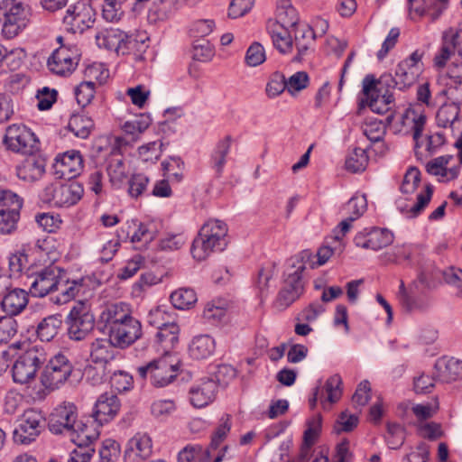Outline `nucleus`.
Wrapping results in <instances>:
<instances>
[{
    "instance_id": "obj_1",
    "label": "nucleus",
    "mask_w": 462,
    "mask_h": 462,
    "mask_svg": "<svg viewBox=\"0 0 462 462\" xmlns=\"http://www.w3.org/2000/svg\"><path fill=\"white\" fill-rule=\"evenodd\" d=\"M100 320L103 332L116 348L126 349L143 337L141 321L132 315L124 302L108 306L102 311Z\"/></svg>"
},
{
    "instance_id": "obj_2",
    "label": "nucleus",
    "mask_w": 462,
    "mask_h": 462,
    "mask_svg": "<svg viewBox=\"0 0 462 462\" xmlns=\"http://www.w3.org/2000/svg\"><path fill=\"white\" fill-rule=\"evenodd\" d=\"M227 226L221 220L210 219L200 228L193 240L191 254L198 261L205 260L213 252H221L227 245Z\"/></svg>"
},
{
    "instance_id": "obj_3",
    "label": "nucleus",
    "mask_w": 462,
    "mask_h": 462,
    "mask_svg": "<svg viewBox=\"0 0 462 462\" xmlns=\"http://www.w3.org/2000/svg\"><path fill=\"white\" fill-rule=\"evenodd\" d=\"M29 5L17 0L0 1V23L2 34L6 39H13L20 34L31 20Z\"/></svg>"
},
{
    "instance_id": "obj_4",
    "label": "nucleus",
    "mask_w": 462,
    "mask_h": 462,
    "mask_svg": "<svg viewBox=\"0 0 462 462\" xmlns=\"http://www.w3.org/2000/svg\"><path fill=\"white\" fill-rule=\"evenodd\" d=\"M84 195L83 185L78 181L66 184H47L39 197L43 204L51 208H70L79 203Z\"/></svg>"
},
{
    "instance_id": "obj_5",
    "label": "nucleus",
    "mask_w": 462,
    "mask_h": 462,
    "mask_svg": "<svg viewBox=\"0 0 462 462\" xmlns=\"http://www.w3.org/2000/svg\"><path fill=\"white\" fill-rule=\"evenodd\" d=\"M179 366V358L167 353L145 365L139 366L137 372L143 379L149 377L151 383L155 387H164L176 377Z\"/></svg>"
},
{
    "instance_id": "obj_6",
    "label": "nucleus",
    "mask_w": 462,
    "mask_h": 462,
    "mask_svg": "<svg viewBox=\"0 0 462 462\" xmlns=\"http://www.w3.org/2000/svg\"><path fill=\"white\" fill-rule=\"evenodd\" d=\"M68 336L75 341H81L93 331L95 317L91 312L90 304L85 300L75 302L67 319Z\"/></svg>"
},
{
    "instance_id": "obj_7",
    "label": "nucleus",
    "mask_w": 462,
    "mask_h": 462,
    "mask_svg": "<svg viewBox=\"0 0 462 462\" xmlns=\"http://www.w3.org/2000/svg\"><path fill=\"white\" fill-rule=\"evenodd\" d=\"M362 86V92L365 97V99H362V103H365L373 112L383 115L392 108L394 104L392 88H382L378 79L373 74L364 78Z\"/></svg>"
},
{
    "instance_id": "obj_8",
    "label": "nucleus",
    "mask_w": 462,
    "mask_h": 462,
    "mask_svg": "<svg viewBox=\"0 0 462 462\" xmlns=\"http://www.w3.org/2000/svg\"><path fill=\"white\" fill-rule=\"evenodd\" d=\"M46 357L42 349L32 347L20 355L13 365V379L17 383H27L34 379Z\"/></svg>"
},
{
    "instance_id": "obj_9",
    "label": "nucleus",
    "mask_w": 462,
    "mask_h": 462,
    "mask_svg": "<svg viewBox=\"0 0 462 462\" xmlns=\"http://www.w3.org/2000/svg\"><path fill=\"white\" fill-rule=\"evenodd\" d=\"M3 142L8 150L17 153L32 154L39 149L34 133L23 124L9 125Z\"/></svg>"
},
{
    "instance_id": "obj_10",
    "label": "nucleus",
    "mask_w": 462,
    "mask_h": 462,
    "mask_svg": "<svg viewBox=\"0 0 462 462\" xmlns=\"http://www.w3.org/2000/svg\"><path fill=\"white\" fill-rule=\"evenodd\" d=\"M73 365L67 356L59 353L45 365L41 382L47 389H56L62 385L71 375Z\"/></svg>"
},
{
    "instance_id": "obj_11",
    "label": "nucleus",
    "mask_w": 462,
    "mask_h": 462,
    "mask_svg": "<svg viewBox=\"0 0 462 462\" xmlns=\"http://www.w3.org/2000/svg\"><path fill=\"white\" fill-rule=\"evenodd\" d=\"M27 280L29 293L32 297L42 298L58 291L60 270L55 266H48L28 275Z\"/></svg>"
},
{
    "instance_id": "obj_12",
    "label": "nucleus",
    "mask_w": 462,
    "mask_h": 462,
    "mask_svg": "<svg viewBox=\"0 0 462 462\" xmlns=\"http://www.w3.org/2000/svg\"><path fill=\"white\" fill-rule=\"evenodd\" d=\"M78 422V410L72 402L58 405L50 414L48 428L53 434L73 435Z\"/></svg>"
},
{
    "instance_id": "obj_13",
    "label": "nucleus",
    "mask_w": 462,
    "mask_h": 462,
    "mask_svg": "<svg viewBox=\"0 0 462 462\" xmlns=\"http://www.w3.org/2000/svg\"><path fill=\"white\" fill-rule=\"evenodd\" d=\"M44 417L41 411L30 409L23 412L19 425L14 430V440L20 444H30L44 428Z\"/></svg>"
},
{
    "instance_id": "obj_14",
    "label": "nucleus",
    "mask_w": 462,
    "mask_h": 462,
    "mask_svg": "<svg viewBox=\"0 0 462 462\" xmlns=\"http://www.w3.org/2000/svg\"><path fill=\"white\" fill-rule=\"evenodd\" d=\"M95 11L92 6L87 2L79 1L67 9L63 23L68 32L81 33L92 26Z\"/></svg>"
},
{
    "instance_id": "obj_15",
    "label": "nucleus",
    "mask_w": 462,
    "mask_h": 462,
    "mask_svg": "<svg viewBox=\"0 0 462 462\" xmlns=\"http://www.w3.org/2000/svg\"><path fill=\"white\" fill-rule=\"evenodd\" d=\"M462 49V28H448L444 31L441 37V46L433 59V65L437 69H443L452 55Z\"/></svg>"
},
{
    "instance_id": "obj_16",
    "label": "nucleus",
    "mask_w": 462,
    "mask_h": 462,
    "mask_svg": "<svg viewBox=\"0 0 462 462\" xmlns=\"http://www.w3.org/2000/svg\"><path fill=\"white\" fill-rule=\"evenodd\" d=\"M420 75V69H413L407 67L406 63L399 62L396 66L394 76L391 73H383L378 79L379 86L382 88H398L405 90L411 87Z\"/></svg>"
},
{
    "instance_id": "obj_17",
    "label": "nucleus",
    "mask_w": 462,
    "mask_h": 462,
    "mask_svg": "<svg viewBox=\"0 0 462 462\" xmlns=\"http://www.w3.org/2000/svg\"><path fill=\"white\" fill-rule=\"evenodd\" d=\"M393 242V234L385 228L374 227L357 233L354 238L356 246L374 251L381 250Z\"/></svg>"
},
{
    "instance_id": "obj_18",
    "label": "nucleus",
    "mask_w": 462,
    "mask_h": 462,
    "mask_svg": "<svg viewBox=\"0 0 462 462\" xmlns=\"http://www.w3.org/2000/svg\"><path fill=\"white\" fill-rule=\"evenodd\" d=\"M78 62V56L72 49L60 46L49 57L47 66L53 74L68 76L75 70Z\"/></svg>"
},
{
    "instance_id": "obj_19",
    "label": "nucleus",
    "mask_w": 462,
    "mask_h": 462,
    "mask_svg": "<svg viewBox=\"0 0 462 462\" xmlns=\"http://www.w3.org/2000/svg\"><path fill=\"white\" fill-rule=\"evenodd\" d=\"M121 403L118 397L112 393H102L97 400L92 417L99 425L108 423L120 411Z\"/></svg>"
},
{
    "instance_id": "obj_20",
    "label": "nucleus",
    "mask_w": 462,
    "mask_h": 462,
    "mask_svg": "<svg viewBox=\"0 0 462 462\" xmlns=\"http://www.w3.org/2000/svg\"><path fill=\"white\" fill-rule=\"evenodd\" d=\"M284 276L283 284L278 294L277 300L281 306L286 308L300 297L304 287L301 274L294 270L288 267Z\"/></svg>"
},
{
    "instance_id": "obj_21",
    "label": "nucleus",
    "mask_w": 462,
    "mask_h": 462,
    "mask_svg": "<svg viewBox=\"0 0 462 462\" xmlns=\"http://www.w3.org/2000/svg\"><path fill=\"white\" fill-rule=\"evenodd\" d=\"M152 453V439L147 434L137 433L126 445L125 462H144Z\"/></svg>"
},
{
    "instance_id": "obj_22",
    "label": "nucleus",
    "mask_w": 462,
    "mask_h": 462,
    "mask_svg": "<svg viewBox=\"0 0 462 462\" xmlns=\"http://www.w3.org/2000/svg\"><path fill=\"white\" fill-rule=\"evenodd\" d=\"M54 166L60 178L71 180L81 173L83 158L79 151H68L56 157Z\"/></svg>"
},
{
    "instance_id": "obj_23",
    "label": "nucleus",
    "mask_w": 462,
    "mask_h": 462,
    "mask_svg": "<svg viewBox=\"0 0 462 462\" xmlns=\"http://www.w3.org/2000/svg\"><path fill=\"white\" fill-rule=\"evenodd\" d=\"M29 303V292L20 288L8 290L0 301L1 310L14 318L22 313Z\"/></svg>"
},
{
    "instance_id": "obj_24",
    "label": "nucleus",
    "mask_w": 462,
    "mask_h": 462,
    "mask_svg": "<svg viewBox=\"0 0 462 462\" xmlns=\"http://www.w3.org/2000/svg\"><path fill=\"white\" fill-rule=\"evenodd\" d=\"M410 15L412 19L425 14L431 21L437 20L447 8L448 0H407Z\"/></svg>"
},
{
    "instance_id": "obj_25",
    "label": "nucleus",
    "mask_w": 462,
    "mask_h": 462,
    "mask_svg": "<svg viewBox=\"0 0 462 462\" xmlns=\"http://www.w3.org/2000/svg\"><path fill=\"white\" fill-rule=\"evenodd\" d=\"M217 390V383L212 379H202L189 390L190 402L194 407L203 408L212 402Z\"/></svg>"
},
{
    "instance_id": "obj_26",
    "label": "nucleus",
    "mask_w": 462,
    "mask_h": 462,
    "mask_svg": "<svg viewBox=\"0 0 462 462\" xmlns=\"http://www.w3.org/2000/svg\"><path fill=\"white\" fill-rule=\"evenodd\" d=\"M46 162L39 157H28L16 165V176L26 182H34L42 179L45 173Z\"/></svg>"
},
{
    "instance_id": "obj_27",
    "label": "nucleus",
    "mask_w": 462,
    "mask_h": 462,
    "mask_svg": "<svg viewBox=\"0 0 462 462\" xmlns=\"http://www.w3.org/2000/svg\"><path fill=\"white\" fill-rule=\"evenodd\" d=\"M435 376L441 383H451L462 377V361L440 357L434 365Z\"/></svg>"
},
{
    "instance_id": "obj_28",
    "label": "nucleus",
    "mask_w": 462,
    "mask_h": 462,
    "mask_svg": "<svg viewBox=\"0 0 462 462\" xmlns=\"http://www.w3.org/2000/svg\"><path fill=\"white\" fill-rule=\"evenodd\" d=\"M315 39L316 32L308 24H302L296 28L294 31V42L298 52L292 60L300 61L313 51Z\"/></svg>"
},
{
    "instance_id": "obj_29",
    "label": "nucleus",
    "mask_w": 462,
    "mask_h": 462,
    "mask_svg": "<svg viewBox=\"0 0 462 462\" xmlns=\"http://www.w3.org/2000/svg\"><path fill=\"white\" fill-rule=\"evenodd\" d=\"M267 30L272 38L273 46L283 54L291 53L293 48V40L290 28H285L277 23H268Z\"/></svg>"
},
{
    "instance_id": "obj_30",
    "label": "nucleus",
    "mask_w": 462,
    "mask_h": 462,
    "mask_svg": "<svg viewBox=\"0 0 462 462\" xmlns=\"http://www.w3.org/2000/svg\"><path fill=\"white\" fill-rule=\"evenodd\" d=\"M268 23H277L282 27L290 28L295 31L300 25L299 15L296 9L292 6L291 0H278L276 9V20Z\"/></svg>"
},
{
    "instance_id": "obj_31",
    "label": "nucleus",
    "mask_w": 462,
    "mask_h": 462,
    "mask_svg": "<svg viewBox=\"0 0 462 462\" xmlns=\"http://www.w3.org/2000/svg\"><path fill=\"white\" fill-rule=\"evenodd\" d=\"M231 147V137L226 136L219 140L214 147L209 159L211 169L215 171L216 177H221L226 162V156Z\"/></svg>"
},
{
    "instance_id": "obj_32",
    "label": "nucleus",
    "mask_w": 462,
    "mask_h": 462,
    "mask_svg": "<svg viewBox=\"0 0 462 462\" xmlns=\"http://www.w3.org/2000/svg\"><path fill=\"white\" fill-rule=\"evenodd\" d=\"M342 378L338 374L331 375L326 381L324 386L320 385V403L323 409L331 403L337 402L342 395Z\"/></svg>"
},
{
    "instance_id": "obj_33",
    "label": "nucleus",
    "mask_w": 462,
    "mask_h": 462,
    "mask_svg": "<svg viewBox=\"0 0 462 462\" xmlns=\"http://www.w3.org/2000/svg\"><path fill=\"white\" fill-rule=\"evenodd\" d=\"M426 121V116L421 112H418L415 107H409L406 109L402 116V124L405 125H411L416 149L421 145L420 139L421 137L422 131L424 130Z\"/></svg>"
},
{
    "instance_id": "obj_34",
    "label": "nucleus",
    "mask_w": 462,
    "mask_h": 462,
    "mask_svg": "<svg viewBox=\"0 0 462 462\" xmlns=\"http://www.w3.org/2000/svg\"><path fill=\"white\" fill-rule=\"evenodd\" d=\"M216 342L208 335H199L195 337L189 346V356L194 359H205L209 357L215 351Z\"/></svg>"
},
{
    "instance_id": "obj_35",
    "label": "nucleus",
    "mask_w": 462,
    "mask_h": 462,
    "mask_svg": "<svg viewBox=\"0 0 462 462\" xmlns=\"http://www.w3.org/2000/svg\"><path fill=\"white\" fill-rule=\"evenodd\" d=\"M114 346L110 338H97L91 343L90 358L95 364H108L115 359Z\"/></svg>"
},
{
    "instance_id": "obj_36",
    "label": "nucleus",
    "mask_w": 462,
    "mask_h": 462,
    "mask_svg": "<svg viewBox=\"0 0 462 462\" xmlns=\"http://www.w3.org/2000/svg\"><path fill=\"white\" fill-rule=\"evenodd\" d=\"M433 304L432 298L425 293L420 291V289H415L411 285V296H404L402 301V309L407 312L415 310L424 311L429 310Z\"/></svg>"
},
{
    "instance_id": "obj_37",
    "label": "nucleus",
    "mask_w": 462,
    "mask_h": 462,
    "mask_svg": "<svg viewBox=\"0 0 462 462\" xmlns=\"http://www.w3.org/2000/svg\"><path fill=\"white\" fill-rule=\"evenodd\" d=\"M106 171L110 182L119 188L127 176L123 156L119 153L111 154L107 159Z\"/></svg>"
},
{
    "instance_id": "obj_38",
    "label": "nucleus",
    "mask_w": 462,
    "mask_h": 462,
    "mask_svg": "<svg viewBox=\"0 0 462 462\" xmlns=\"http://www.w3.org/2000/svg\"><path fill=\"white\" fill-rule=\"evenodd\" d=\"M180 328L176 322H172L157 329L155 341L159 344L165 354L169 353L179 341Z\"/></svg>"
},
{
    "instance_id": "obj_39",
    "label": "nucleus",
    "mask_w": 462,
    "mask_h": 462,
    "mask_svg": "<svg viewBox=\"0 0 462 462\" xmlns=\"http://www.w3.org/2000/svg\"><path fill=\"white\" fill-rule=\"evenodd\" d=\"M276 273V264L274 263H268L262 266L254 282V288L257 296L262 300L269 293V282Z\"/></svg>"
},
{
    "instance_id": "obj_40",
    "label": "nucleus",
    "mask_w": 462,
    "mask_h": 462,
    "mask_svg": "<svg viewBox=\"0 0 462 462\" xmlns=\"http://www.w3.org/2000/svg\"><path fill=\"white\" fill-rule=\"evenodd\" d=\"M98 434L92 426L78 420L73 435L69 437L78 448H87L92 447L91 444L97 439Z\"/></svg>"
},
{
    "instance_id": "obj_41",
    "label": "nucleus",
    "mask_w": 462,
    "mask_h": 462,
    "mask_svg": "<svg viewBox=\"0 0 462 462\" xmlns=\"http://www.w3.org/2000/svg\"><path fill=\"white\" fill-rule=\"evenodd\" d=\"M62 320L60 315H51L44 318L37 326L36 333L42 341L50 342L58 334Z\"/></svg>"
},
{
    "instance_id": "obj_42",
    "label": "nucleus",
    "mask_w": 462,
    "mask_h": 462,
    "mask_svg": "<svg viewBox=\"0 0 462 462\" xmlns=\"http://www.w3.org/2000/svg\"><path fill=\"white\" fill-rule=\"evenodd\" d=\"M94 127L93 120L84 115H73L68 125V129L74 134L75 136L86 139L89 136Z\"/></svg>"
},
{
    "instance_id": "obj_43",
    "label": "nucleus",
    "mask_w": 462,
    "mask_h": 462,
    "mask_svg": "<svg viewBox=\"0 0 462 462\" xmlns=\"http://www.w3.org/2000/svg\"><path fill=\"white\" fill-rule=\"evenodd\" d=\"M104 43L108 49L118 50L121 48H130L131 45L135 44V41L132 36L127 35L125 32L111 29L103 35Z\"/></svg>"
},
{
    "instance_id": "obj_44",
    "label": "nucleus",
    "mask_w": 462,
    "mask_h": 462,
    "mask_svg": "<svg viewBox=\"0 0 462 462\" xmlns=\"http://www.w3.org/2000/svg\"><path fill=\"white\" fill-rule=\"evenodd\" d=\"M369 162V157L365 149L355 148L346 159V169L352 173L364 171Z\"/></svg>"
},
{
    "instance_id": "obj_45",
    "label": "nucleus",
    "mask_w": 462,
    "mask_h": 462,
    "mask_svg": "<svg viewBox=\"0 0 462 462\" xmlns=\"http://www.w3.org/2000/svg\"><path fill=\"white\" fill-rule=\"evenodd\" d=\"M460 107L452 103L443 104L437 112L436 120L439 126L446 128L451 126L457 119Z\"/></svg>"
},
{
    "instance_id": "obj_46",
    "label": "nucleus",
    "mask_w": 462,
    "mask_h": 462,
    "mask_svg": "<svg viewBox=\"0 0 462 462\" xmlns=\"http://www.w3.org/2000/svg\"><path fill=\"white\" fill-rule=\"evenodd\" d=\"M83 287V279L67 281L62 282L60 280V285L58 291H60L57 301L59 303H66L74 299Z\"/></svg>"
},
{
    "instance_id": "obj_47",
    "label": "nucleus",
    "mask_w": 462,
    "mask_h": 462,
    "mask_svg": "<svg viewBox=\"0 0 462 462\" xmlns=\"http://www.w3.org/2000/svg\"><path fill=\"white\" fill-rule=\"evenodd\" d=\"M171 301L175 309L184 310L197 301V296L193 290L181 288L171 294Z\"/></svg>"
},
{
    "instance_id": "obj_48",
    "label": "nucleus",
    "mask_w": 462,
    "mask_h": 462,
    "mask_svg": "<svg viewBox=\"0 0 462 462\" xmlns=\"http://www.w3.org/2000/svg\"><path fill=\"white\" fill-rule=\"evenodd\" d=\"M385 439L390 448H400L405 441L404 428L397 423H388Z\"/></svg>"
},
{
    "instance_id": "obj_49",
    "label": "nucleus",
    "mask_w": 462,
    "mask_h": 462,
    "mask_svg": "<svg viewBox=\"0 0 462 462\" xmlns=\"http://www.w3.org/2000/svg\"><path fill=\"white\" fill-rule=\"evenodd\" d=\"M439 97H446L453 105L460 107L462 104V81L448 80L445 88L439 93Z\"/></svg>"
},
{
    "instance_id": "obj_50",
    "label": "nucleus",
    "mask_w": 462,
    "mask_h": 462,
    "mask_svg": "<svg viewBox=\"0 0 462 462\" xmlns=\"http://www.w3.org/2000/svg\"><path fill=\"white\" fill-rule=\"evenodd\" d=\"M147 321L151 326L158 329L175 322V317L173 314L168 312L164 308L158 307L150 310L147 316Z\"/></svg>"
},
{
    "instance_id": "obj_51",
    "label": "nucleus",
    "mask_w": 462,
    "mask_h": 462,
    "mask_svg": "<svg viewBox=\"0 0 462 462\" xmlns=\"http://www.w3.org/2000/svg\"><path fill=\"white\" fill-rule=\"evenodd\" d=\"M20 212L0 209V234L11 235L17 229Z\"/></svg>"
},
{
    "instance_id": "obj_52",
    "label": "nucleus",
    "mask_w": 462,
    "mask_h": 462,
    "mask_svg": "<svg viewBox=\"0 0 462 462\" xmlns=\"http://www.w3.org/2000/svg\"><path fill=\"white\" fill-rule=\"evenodd\" d=\"M286 79L283 74L274 72L271 75L265 88V93L270 98L280 96L287 89Z\"/></svg>"
},
{
    "instance_id": "obj_53",
    "label": "nucleus",
    "mask_w": 462,
    "mask_h": 462,
    "mask_svg": "<svg viewBox=\"0 0 462 462\" xmlns=\"http://www.w3.org/2000/svg\"><path fill=\"white\" fill-rule=\"evenodd\" d=\"M432 195L433 186L431 184H427L425 186V190L417 195V201L408 211V217H415L420 215L430 202Z\"/></svg>"
},
{
    "instance_id": "obj_54",
    "label": "nucleus",
    "mask_w": 462,
    "mask_h": 462,
    "mask_svg": "<svg viewBox=\"0 0 462 462\" xmlns=\"http://www.w3.org/2000/svg\"><path fill=\"white\" fill-rule=\"evenodd\" d=\"M214 56V50L210 42L205 39L197 40L193 44L192 58L195 60L206 62Z\"/></svg>"
},
{
    "instance_id": "obj_55",
    "label": "nucleus",
    "mask_w": 462,
    "mask_h": 462,
    "mask_svg": "<svg viewBox=\"0 0 462 462\" xmlns=\"http://www.w3.org/2000/svg\"><path fill=\"white\" fill-rule=\"evenodd\" d=\"M110 384L116 391L122 393L129 391L134 384V379L131 374L125 371H115L110 376Z\"/></svg>"
},
{
    "instance_id": "obj_56",
    "label": "nucleus",
    "mask_w": 462,
    "mask_h": 462,
    "mask_svg": "<svg viewBox=\"0 0 462 462\" xmlns=\"http://www.w3.org/2000/svg\"><path fill=\"white\" fill-rule=\"evenodd\" d=\"M266 60L263 46L255 42L252 43L246 51L245 61L250 67H256L263 63Z\"/></svg>"
},
{
    "instance_id": "obj_57",
    "label": "nucleus",
    "mask_w": 462,
    "mask_h": 462,
    "mask_svg": "<svg viewBox=\"0 0 462 462\" xmlns=\"http://www.w3.org/2000/svg\"><path fill=\"white\" fill-rule=\"evenodd\" d=\"M150 125L151 119L149 116L142 114L133 120L126 121L123 125L122 129L125 134L134 135L144 132Z\"/></svg>"
},
{
    "instance_id": "obj_58",
    "label": "nucleus",
    "mask_w": 462,
    "mask_h": 462,
    "mask_svg": "<svg viewBox=\"0 0 462 462\" xmlns=\"http://www.w3.org/2000/svg\"><path fill=\"white\" fill-rule=\"evenodd\" d=\"M28 263L27 254L23 252L12 254L8 259L9 277L18 278Z\"/></svg>"
},
{
    "instance_id": "obj_59",
    "label": "nucleus",
    "mask_w": 462,
    "mask_h": 462,
    "mask_svg": "<svg viewBox=\"0 0 462 462\" xmlns=\"http://www.w3.org/2000/svg\"><path fill=\"white\" fill-rule=\"evenodd\" d=\"M16 319L9 316L0 317V344L7 343L17 333Z\"/></svg>"
},
{
    "instance_id": "obj_60",
    "label": "nucleus",
    "mask_w": 462,
    "mask_h": 462,
    "mask_svg": "<svg viewBox=\"0 0 462 462\" xmlns=\"http://www.w3.org/2000/svg\"><path fill=\"white\" fill-rule=\"evenodd\" d=\"M77 102L81 106H88L95 97V83L92 81L81 82L75 88Z\"/></svg>"
},
{
    "instance_id": "obj_61",
    "label": "nucleus",
    "mask_w": 462,
    "mask_h": 462,
    "mask_svg": "<svg viewBox=\"0 0 462 462\" xmlns=\"http://www.w3.org/2000/svg\"><path fill=\"white\" fill-rule=\"evenodd\" d=\"M231 416L229 414H224L219 420V425L215 430L211 439V447L217 448L219 444L226 438L228 432L231 430Z\"/></svg>"
},
{
    "instance_id": "obj_62",
    "label": "nucleus",
    "mask_w": 462,
    "mask_h": 462,
    "mask_svg": "<svg viewBox=\"0 0 462 462\" xmlns=\"http://www.w3.org/2000/svg\"><path fill=\"white\" fill-rule=\"evenodd\" d=\"M133 225L136 229L131 236L132 243L143 242L148 244L155 238V232L152 229V225L143 223L137 224L135 221H133Z\"/></svg>"
},
{
    "instance_id": "obj_63",
    "label": "nucleus",
    "mask_w": 462,
    "mask_h": 462,
    "mask_svg": "<svg viewBox=\"0 0 462 462\" xmlns=\"http://www.w3.org/2000/svg\"><path fill=\"white\" fill-rule=\"evenodd\" d=\"M102 15L110 23L119 21L124 15L123 5L113 0H104Z\"/></svg>"
},
{
    "instance_id": "obj_64",
    "label": "nucleus",
    "mask_w": 462,
    "mask_h": 462,
    "mask_svg": "<svg viewBox=\"0 0 462 462\" xmlns=\"http://www.w3.org/2000/svg\"><path fill=\"white\" fill-rule=\"evenodd\" d=\"M119 444L114 439H106L99 449L101 462H114L119 456Z\"/></svg>"
}]
</instances>
